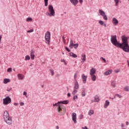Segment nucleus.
Masks as SVG:
<instances>
[{
	"instance_id": "nucleus-31",
	"label": "nucleus",
	"mask_w": 129,
	"mask_h": 129,
	"mask_svg": "<svg viewBox=\"0 0 129 129\" xmlns=\"http://www.w3.org/2000/svg\"><path fill=\"white\" fill-rule=\"evenodd\" d=\"M114 2H115L116 7H117L118 6V3H119V0H114Z\"/></svg>"
},
{
	"instance_id": "nucleus-16",
	"label": "nucleus",
	"mask_w": 129,
	"mask_h": 129,
	"mask_svg": "<svg viewBox=\"0 0 129 129\" xmlns=\"http://www.w3.org/2000/svg\"><path fill=\"white\" fill-rule=\"evenodd\" d=\"M74 45V43H73V40H71L69 47L71 49H73Z\"/></svg>"
},
{
	"instance_id": "nucleus-46",
	"label": "nucleus",
	"mask_w": 129,
	"mask_h": 129,
	"mask_svg": "<svg viewBox=\"0 0 129 129\" xmlns=\"http://www.w3.org/2000/svg\"><path fill=\"white\" fill-rule=\"evenodd\" d=\"M20 105H21V106H23V105H25V103L23 102H20Z\"/></svg>"
},
{
	"instance_id": "nucleus-54",
	"label": "nucleus",
	"mask_w": 129,
	"mask_h": 129,
	"mask_svg": "<svg viewBox=\"0 0 129 129\" xmlns=\"http://www.w3.org/2000/svg\"><path fill=\"white\" fill-rule=\"evenodd\" d=\"M71 95L70 94V93H68V97H70V96H71Z\"/></svg>"
},
{
	"instance_id": "nucleus-15",
	"label": "nucleus",
	"mask_w": 129,
	"mask_h": 129,
	"mask_svg": "<svg viewBox=\"0 0 129 129\" xmlns=\"http://www.w3.org/2000/svg\"><path fill=\"white\" fill-rule=\"evenodd\" d=\"M70 2H71L74 6H76V5L78 4V0H70Z\"/></svg>"
},
{
	"instance_id": "nucleus-12",
	"label": "nucleus",
	"mask_w": 129,
	"mask_h": 129,
	"mask_svg": "<svg viewBox=\"0 0 129 129\" xmlns=\"http://www.w3.org/2000/svg\"><path fill=\"white\" fill-rule=\"evenodd\" d=\"M112 23L113 25H114V26H116V25L118 24V20H117L116 18H113L112 19Z\"/></svg>"
},
{
	"instance_id": "nucleus-64",
	"label": "nucleus",
	"mask_w": 129,
	"mask_h": 129,
	"mask_svg": "<svg viewBox=\"0 0 129 129\" xmlns=\"http://www.w3.org/2000/svg\"><path fill=\"white\" fill-rule=\"evenodd\" d=\"M63 55H64V52H62Z\"/></svg>"
},
{
	"instance_id": "nucleus-17",
	"label": "nucleus",
	"mask_w": 129,
	"mask_h": 129,
	"mask_svg": "<svg viewBox=\"0 0 129 129\" xmlns=\"http://www.w3.org/2000/svg\"><path fill=\"white\" fill-rule=\"evenodd\" d=\"M108 105H109V101H108V100H106L104 105V108H106V107H107Z\"/></svg>"
},
{
	"instance_id": "nucleus-24",
	"label": "nucleus",
	"mask_w": 129,
	"mask_h": 129,
	"mask_svg": "<svg viewBox=\"0 0 129 129\" xmlns=\"http://www.w3.org/2000/svg\"><path fill=\"white\" fill-rule=\"evenodd\" d=\"M30 56L32 60H34V59H35V54H34V52H33V51H31Z\"/></svg>"
},
{
	"instance_id": "nucleus-48",
	"label": "nucleus",
	"mask_w": 129,
	"mask_h": 129,
	"mask_svg": "<svg viewBox=\"0 0 129 129\" xmlns=\"http://www.w3.org/2000/svg\"><path fill=\"white\" fill-rule=\"evenodd\" d=\"M80 119H82L83 118V115H81L80 116Z\"/></svg>"
},
{
	"instance_id": "nucleus-33",
	"label": "nucleus",
	"mask_w": 129,
	"mask_h": 129,
	"mask_svg": "<svg viewBox=\"0 0 129 129\" xmlns=\"http://www.w3.org/2000/svg\"><path fill=\"white\" fill-rule=\"evenodd\" d=\"M60 105L61 104H60V103H58V102H57L55 104H53L52 105H53V106H57V107H58L59 105Z\"/></svg>"
},
{
	"instance_id": "nucleus-23",
	"label": "nucleus",
	"mask_w": 129,
	"mask_h": 129,
	"mask_svg": "<svg viewBox=\"0 0 129 129\" xmlns=\"http://www.w3.org/2000/svg\"><path fill=\"white\" fill-rule=\"evenodd\" d=\"M111 85L114 88L116 86V82L114 81H112Z\"/></svg>"
},
{
	"instance_id": "nucleus-14",
	"label": "nucleus",
	"mask_w": 129,
	"mask_h": 129,
	"mask_svg": "<svg viewBox=\"0 0 129 129\" xmlns=\"http://www.w3.org/2000/svg\"><path fill=\"white\" fill-rule=\"evenodd\" d=\"M79 89V84H78V82L77 81L75 82V86L74 87V89L78 90Z\"/></svg>"
},
{
	"instance_id": "nucleus-44",
	"label": "nucleus",
	"mask_w": 129,
	"mask_h": 129,
	"mask_svg": "<svg viewBox=\"0 0 129 129\" xmlns=\"http://www.w3.org/2000/svg\"><path fill=\"white\" fill-rule=\"evenodd\" d=\"M7 71L8 72H12V68H9L8 70H7Z\"/></svg>"
},
{
	"instance_id": "nucleus-22",
	"label": "nucleus",
	"mask_w": 129,
	"mask_h": 129,
	"mask_svg": "<svg viewBox=\"0 0 129 129\" xmlns=\"http://www.w3.org/2000/svg\"><path fill=\"white\" fill-rule=\"evenodd\" d=\"M91 79L93 81H96V76L95 75H91Z\"/></svg>"
},
{
	"instance_id": "nucleus-27",
	"label": "nucleus",
	"mask_w": 129,
	"mask_h": 129,
	"mask_svg": "<svg viewBox=\"0 0 129 129\" xmlns=\"http://www.w3.org/2000/svg\"><path fill=\"white\" fill-rule=\"evenodd\" d=\"M95 101L96 102H98V101H99V97H98V96L96 95L95 96Z\"/></svg>"
},
{
	"instance_id": "nucleus-47",
	"label": "nucleus",
	"mask_w": 129,
	"mask_h": 129,
	"mask_svg": "<svg viewBox=\"0 0 129 129\" xmlns=\"http://www.w3.org/2000/svg\"><path fill=\"white\" fill-rule=\"evenodd\" d=\"M101 59H102L103 61H104L105 63L106 62V60L105 58H103V57H101Z\"/></svg>"
},
{
	"instance_id": "nucleus-26",
	"label": "nucleus",
	"mask_w": 129,
	"mask_h": 129,
	"mask_svg": "<svg viewBox=\"0 0 129 129\" xmlns=\"http://www.w3.org/2000/svg\"><path fill=\"white\" fill-rule=\"evenodd\" d=\"M58 103H62V104H67L68 103V101H58Z\"/></svg>"
},
{
	"instance_id": "nucleus-61",
	"label": "nucleus",
	"mask_w": 129,
	"mask_h": 129,
	"mask_svg": "<svg viewBox=\"0 0 129 129\" xmlns=\"http://www.w3.org/2000/svg\"><path fill=\"white\" fill-rule=\"evenodd\" d=\"M67 90H69V88H67Z\"/></svg>"
},
{
	"instance_id": "nucleus-13",
	"label": "nucleus",
	"mask_w": 129,
	"mask_h": 129,
	"mask_svg": "<svg viewBox=\"0 0 129 129\" xmlns=\"http://www.w3.org/2000/svg\"><path fill=\"white\" fill-rule=\"evenodd\" d=\"M95 72H96V70L94 68H92L91 69L90 71V75H94L95 74Z\"/></svg>"
},
{
	"instance_id": "nucleus-1",
	"label": "nucleus",
	"mask_w": 129,
	"mask_h": 129,
	"mask_svg": "<svg viewBox=\"0 0 129 129\" xmlns=\"http://www.w3.org/2000/svg\"><path fill=\"white\" fill-rule=\"evenodd\" d=\"M122 43H119L116 39V35L111 36V42L113 45L116 47H119L126 53H129V46L128 42H127V37L122 36H121Z\"/></svg>"
},
{
	"instance_id": "nucleus-55",
	"label": "nucleus",
	"mask_w": 129,
	"mask_h": 129,
	"mask_svg": "<svg viewBox=\"0 0 129 129\" xmlns=\"http://www.w3.org/2000/svg\"><path fill=\"white\" fill-rule=\"evenodd\" d=\"M64 44H66V40L65 39L63 40Z\"/></svg>"
},
{
	"instance_id": "nucleus-50",
	"label": "nucleus",
	"mask_w": 129,
	"mask_h": 129,
	"mask_svg": "<svg viewBox=\"0 0 129 129\" xmlns=\"http://www.w3.org/2000/svg\"><path fill=\"white\" fill-rule=\"evenodd\" d=\"M115 73H118V72H119V70H115Z\"/></svg>"
},
{
	"instance_id": "nucleus-39",
	"label": "nucleus",
	"mask_w": 129,
	"mask_h": 129,
	"mask_svg": "<svg viewBox=\"0 0 129 129\" xmlns=\"http://www.w3.org/2000/svg\"><path fill=\"white\" fill-rule=\"evenodd\" d=\"M76 77H77V74H75L74 79H75V81H77V80L76 79Z\"/></svg>"
},
{
	"instance_id": "nucleus-37",
	"label": "nucleus",
	"mask_w": 129,
	"mask_h": 129,
	"mask_svg": "<svg viewBox=\"0 0 129 129\" xmlns=\"http://www.w3.org/2000/svg\"><path fill=\"white\" fill-rule=\"evenodd\" d=\"M125 91H129V88L128 87H126L124 88Z\"/></svg>"
},
{
	"instance_id": "nucleus-25",
	"label": "nucleus",
	"mask_w": 129,
	"mask_h": 129,
	"mask_svg": "<svg viewBox=\"0 0 129 129\" xmlns=\"http://www.w3.org/2000/svg\"><path fill=\"white\" fill-rule=\"evenodd\" d=\"M94 114V110H90L88 112V114L89 115H92V114Z\"/></svg>"
},
{
	"instance_id": "nucleus-9",
	"label": "nucleus",
	"mask_w": 129,
	"mask_h": 129,
	"mask_svg": "<svg viewBox=\"0 0 129 129\" xmlns=\"http://www.w3.org/2000/svg\"><path fill=\"white\" fill-rule=\"evenodd\" d=\"M81 56V60H82L81 63L83 64V63L86 61V55H85L84 53H83Z\"/></svg>"
},
{
	"instance_id": "nucleus-45",
	"label": "nucleus",
	"mask_w": 129,
	"mask_h": 129,
	"mask_svg": "<svg viewBox=\"0 0 129 129\" xmlns=\"http://www.w3.org/2000/svg\"><path fill=\"white\" fill-rule=\"evenodd\" d=\"M23 95H25L26 98L28 97V96H27V92H24Z\"/></svg>"
},
{
	"instance_id": "nucleus-63",
	"label": "nucleus",
	"mask_w": 129,
	"mask_h": 129,
	"mask_svg": "<svg viewBox=\"0 0 129 129\" xmlns=\"http://www.w3.org/2000/svg\"><path fill=\"white\" fill-rule=\"evenodd\" d=\"M42 87H44V85H42Z\"/></svg>"
},
{
	"instance_id": "nucleus-60",
	"label": "nucleus",
	"mask_w": 129,
	"mask_h": 129,
	"mask_svg": "<svg viewBox=\"0 0 129 129\" xmlns=\"http://www.w3.org/2000/svg\"><path fill=\"white\" fill-rule=\"evenodd\" d=\"M64 64L67 65V63L66 61L64 62Z\"/></svg>"
},
{
	"instance_id": "nucleus-4",
	"label": "nucleus",
	"mask_w": 129,
	"mask_h": 129,
	"mask_svg": "<svg viewBox=\"0 0 129 129\" xmlns=\"http://www.w3.org/2000/svg\"><path fill=\"white\" fill-rule=\"evenodd\" d=\"M48 12L46 13V16H49V17H55V11H54V8L53 6L49 5L48 6Z\"/></svg>"
},
{
	"instance_id": "nucleus-28",
	"label": "nucleus",
	"mask_w": 129,
	"mask_h": 129,
	"mask_svg": "<svg viewBox=\"0 0 129 129\" xmlns=\"http://www.w3.org/2000/svg\"><path fill=\"white\" fill-rule=\"evenodd\" d=\"M78 92L77 89H74V90L72 92L73 95H75L76 94V93Z\"/></svg>"
},
{
	"instance_id": "nucleus-56",
	"label": "nucleus",
	"mask_w": 129,
	"mask_h": 129,
	"mask_svg": "<svg viewBox=\"0 0 129 129\" xmlns=\"http://www.w3.org/2000/svg\"><path fill=\"white\" fill-rule=\"evenodd\" d=\"M128 124H129L128 121H126V125H128Z\"/></svg>"
},
{
	"instance_id": "nucleus-38",
	"label": "nucleus",
	"mask_w": 129,
	"mask_h": 129,
	"mask_svg": "<svg viewBox=\"0 0 129 129\" xmlns=\"http://www.w3.org/2000/svg\"><path fill=\"white\" fill-rule=\"evenodd\" d=\"M50 73H51L52 76H53L54 75V71L50 70Z\"/></svg>"
},
{
	"instance_id": "nucleus-11",
	"label": "nucleus",
	"mask_w": 129,
	"mask_h": 129,
	"mask_svg": "<svg viewBox=\"0 0 129 129\" xmlns=\"http://www.w3.org/2000/svg\"><path fill=\"white\" fill-rule=\"evenodd\" d=\"M111 73H112V70H109L104 73V75H105V76H107V75H109L111 74Z\"/></svg>"
},
{
	"instance_id": "nucleus-6",
	"label": "nucleus",
	"mask_w": 129,
	"mask_h": 129,
	"mask_svg": "<svg viewBox=\"0 0 129 129\" xmlns=\"http://www.w3.org/2000/svg\"><path fill=\"white\" fill-rule=\"evenodd\" d=\"M11 102H12V99L9 96L3 99V104H4V105H8V104L11 103Z\"/></svg>"
},
{
	"instance_id": "nucleus-34",
	"label": "nucleus",
	"mask_w": 129,
	"mask_h": 129,
	"mask_svg": "<svg viewBox=\"0 0 129 129\" xmlns=\"http://www.w3.org/2000/svg\"><path fill=\"white\" fill-rule=\"evenodd\" d=\"M115 96H117V97H118L119 98H121L122 96H120L119 94H116L114 97V98H115Z\"/></svg>"
},
{
	"instance_id": "nucleus-3",
	"label": "nucleus",
	"mask_w": 129,
	"mask_h": 129,
	"mask_svg": "<svg viewBox=\"0 0 129 129\" xmlns=\"http://www.w3.org/2000/svg\"><path fill=\"white\" fill-rule=\"evenodd\" d=\"M56 110L59 115H64L66 113V107L62 104L57 107Z\"/></svg>"
},
{
	"instance_id": "nucleus-8",
	"label": "nucleus",
	"mask_w": 129,
	"mask_h": 129,
	"mask_svg": "<svg viewBox=\"0 0 129 129\" xmlns=\"http://www.w3.org/2000/svg\"><path fill=\"white\" fill-rule=\"evenodd\" d=\"M77 118V117L76 116V113L73 112L72 113V120L74 121V122L75 123H76L77 122V121L76 120Z\"/></svg>"
},
{
	"instance_id": "nucleus-5",
	"label": "nucleus",
	"mask_w": 129,
	"mask_h": 129,
	"mask_svg": "<svg viewBox=\"0 0 129 129\" xmlns=\"http://www.w3.org/2000/svg\"><path fill=\"white\" fill-rule=\"evenodd\" d=\"M50 39H51V33L47 31L45 33V40L46 44L49 45L50 44Z\"/></svg>"
},
{
	"instance_id": "nucleus-21",
	"label": "nucleus",
	"mask_w": 129,
	"mask_h": 129,
	"mask_svg": "<svg viewBox=\"0 0 129 129\" xmlns=\"http://www.w3.org/2000/svg\"><path fill=\"white\" fill-rule=\"evenodd\" d=\"M99 24H100V25H101V26H104L105 27H106V24H105V23H104V22L100 20L99 21Z\"/></svg>"
},
{
	"instance_id": "nucleus-30",
	"label": "nucleus",
	"mask_w": 129,
	"mask_h": 129,
	"mask_svg": "<svg viewBox=\"0 0 129 129\" xmlns=\"http://www.w3.org/2000/svg\"><path fill=\"white\" fill-rule=\"evenodd\" d=\"M33 21V18H28L26 19V22H32Z\"/></svg>"
},
{
	"instance_id": "nucleus-7",
	"label": "nucleus",
	"mask_w": 129,
	"mask_h": 129,
	"mask_svg": "<svg viewBox=\"0 0 129 129\" xmlns=\"http://www.w3.org/2000/svg\"><path fill=\"white\" fill-rule=\"evenodd\" d=\"M99 13L100 15L101 16H102V17H103V18L105 20V21H107V20H108L107 16H106V15L105 14V12H104V11H103L101 10H99Z\"/></svg>"
},
{
	"instance_id": "nucleus-58",
	"label": "nucleus",
	"mask_w": 129,
	"mask_h": 129,
	"mask_svg": "<svg viewBox=\"0 0 129 129\" xmlns=\"http://www.w3.org/2000/svg\"><path fill=\"white\" fill-rule=\"evenodd\" d=\"M56 129H59V126H58V125H57V126H56Z\"/></svg>"
},
{
	"instance_id": "nucleus-40",
	"label": "nucleus",
	"mask_w": 129,
	"mask_h": 129,
	"mask_svg": "<svg viewBox=\"0 0 129 129\" xmlns=\"http://www.w3.org/2000/svg\"><path fill=\"white\" fill-rule=\"evenodd\" d=\"M34 32V29H31L30 30L27 31V33H33Z\"/></svg>"
},
{
	"instance_id": "nucleus-41",
	"label": "nucleus",
	"mask_w": 129,
	"mask_h": 129,
	"mask_svg": "<svg viewBox=\"0 0 129 129\" xmlns=\"http://www.w3.org/2000/svg\"><path fill=\"white\" fill-rule=\"evenodd\" d=\"M81 95L83 97L85 96V92H82Z\"/></svg>"
},
{
	"instance_id": "nucleus-62",
	"label": "nucleus",
	"mask_w": 129,
	"mask_h": 129,
	"mask_svg": "<svg viewBox=\"0 0 129 129\" xmlns=\"http://www.w3.org/2000/svg\"><path fill=\"white\" fill-rule=\"evenodd\" d=\"M111 99L113 100V99H114V98H111Z\"/></svg>"
},
{
	"instance_id": "nucleus-51",
	"label": "nucleus",
	"mask_w": 129,
	"mask_h": 129,
	"mask_svg": "<svg viewBox=\"0 0 129 129\" xmlns=\"http://www.w3.org/2000/svg\"><path fill=\"white\" fill-rule=\"evenodd\" d=\"M79 3L82 4V3H83V0H79Z\"/></svg>"
},
{
	"instance_id": "nucleus-43",
	"label": "nucleus",
	"mask_w": 129,
	"mask_h": 129,
	"mask_svg": "<svg viewBox=\"0 0 129 129\" xmlns=\"http://www.w3.org/2000/svg\"><path fill=\"white\" fill-rule=\"evenodd\" d=\"M66 50H67L68 51V52H71V50H70V49H69V48H68V47H65Z\"/></svg>"
},
{
	"instance_id": "nucleus-35",
	"label": "nucleus",
	"mask_w": 129,
	"mask_h": 129,
	"mask_svg": "<svg viewBox=\"0 0 129 129\" xmlns=\"http://www.w3.org/2000/svg\"><path fill=\"white\" fill-rule=\"evenodd\" d=\"M49 0H44V4H45V6L47 7L48 6V1Z\"/></svg>"
},
{
	"instance_id": "nucleus-59",
	"label": "nucleus",
	"mask_w": 129,
	"mask_h": 129,
	"mask_svg": "<svg viewBox=\"0 0 129 129\" xmlns=\"http://www.w3.org/2000/svg\"><path fill=\"white\" fill-rule=\"evenodd\" d=\"M62 40H65V37L64 36H62Z\"/></svg>"
},
{
	"instance_id": "nucleus-10",
	"label": "nucleus",
	"mask_w": 129,
	"mask_h": 129,
	"mask_svg": "<svg viewBox=\"0 0 129 129\" xmlns=\"http://www.w3.org/2000/svg\"><path fill=\"white\" fill-rule=\"evenodd\" d=\"M82 79L83 83H86V80H87V76H85V75L83 74L82 75Z\"/></svg>"
},
{
	"instance_id": "nucleus-32",
	"label": "nucleus",
	"mask_w": 129,
	"mask_h": 129,
	"mask_svg": "<svg viewBox=\"0 0 129 129\" xmlns=\"http://www.w3.org/2000/svg\"><path fill=\"white\" fill-rule=\"evenodd\" d=\"M78 46H79V44L78 43H76L74 44L73 47H74L75 49H77V48L78 47Z\"/></svg>"
},
{
	"instance_id": "nucleus-18",
	"label": "nucleus",
	"mask_w": 129,
	"mask_h": 129,
	"mask_svg": "<svg viewBox=\"0 0 129 129\" xmlns=\"http://www.w3.org/2000/svg\"><path fill=\"white\" fill-rule=\"evenodd\" d=\"M18 79L22 80L23 79H24V75H22V74H18Z\"/></svg>"
},
{
	"instance_id": "nucleus-2",
	"label": "nucleus",
	"mask_w": 129,
	"mask_h": 129,
	"mask_svg": "<svg viewBox=\"0 0 129 129\" xmlns=\"http://www.w3.org/2000/svg\"><path fill=\"white\" fill-rule=\"evenodd\" d=\"M4 118L5 122H6L7 124L10 125L13 123L12 118L10 117V115H9V112L8 111H5L4 113Z\"/></svg>"
},
{
	"instance_id": "nucleus-19",
	"label": "nucleus",
	"mask_w": 129,
	"mask_h": 129,
	"mask_svg": "<svg viewBox=\"0 0 129 129\" xmlns=\"http://www.w3.org/2000/svg\"><path fill=\"white\" fill-rule=\"evenodd\" d=\"M70 56H71V57H73V58H77V55L73 52L70 53Z\"/></svg>"
},
{
	"instance_id": "nucleus-36",
	"label": "nucleus",
	"mask_w": 129,
	"mask_h": 129,
	"mask_svg": "<svg viewBox=\"0 0 129 129\" xmlns=\"http://www.w3.org/2000/svg\"><path fill=\"white\" fill-rule=\"evenodd\" d=\"M73 99L74 100H75V99H78V96H77V95L74 96Z\"/></svg>"
},
{
	"instance_id": "nucleus-53",
	"label": "nucleus",
	"mask_w": 129,
	"mask_h": 129,
	"mask_svg": "<svg viewBox=\"0 0 129 129\" xmlns=\"http://www.w3.org/2000/svg\"><path fill=\"white\" fill-rule=\"evenodd\" d=\"M61 62H63V63H64V62H65V60H64V59H61Z\"/></svg>"
},
{
	"instance_id": "nucleus-49",
	"label": "nucleus",
	"mask_w": 129,
	"mask_h": 129,
	"mask_svg": "<svg viewBox=\"0 0 129 129\" xmlns=\"http://www.w3.org/2000/svg\"><path fill=\"white\" fill-rule=\"evenodd\" d=\"M82 129H88V127H87V126H85V127H82Z\"/></svg>"
},
{
	"instance_id": "nucleus-57",
	"label": "nucleus",
	"mask_w": 129,
	"mask_h": 129,
	"mask_svg": "<svg viewBox=\"0 0 129 129\" xmlns=\"http://www.w3.org/2000/svg\"><path fill=\"white\" fill-rule=\"evenodd\" d=\"M121 126L122 127H123L124 126V125L123 124V123H121Z\"/></svg>"
},
{
	"instance_id": "nucleus-20",
	"label": "nucleus",
	"mask_w": 129,
	"mask_h": 129,
	"mask_svg": "<svg viewBox=\"0 0 129 129\" xmlns=\"http://www.w3.org/2000/svg\"><path fill=\"white\" fill-rule=\"evenodd\" d=\"M11 81V80L9 79H4V84H7V83H9Z\"/></svg>"
},
{
	"instance_id": "nucleus-29",
	"label": "nucleus",
	"mask_w": 129,
	"mask_h": 129,
	"mask_svg": "<svg viewBox=\"0 0 129 129\" xmlns=\"http://www.w3.org/2000/svg\"><path fill=\"white\" fill-rule=\"evenodd\" d=\"M30 59H31V57L29 55H26L25 56V61H28V60H30Z\"/></svg>"
},
{
	"instance_id": "nucleus-42",
	"label": "nucleus",
	"mask_w": 129,
	"mask_h": 129,
	"mask_svg": "<svg viewBox=\"0 0 129 129\" xmlns=\"http://www.w3.org/2000/svg\"><path fill=\"white\" fill-rule=\"evenodd\" d=\"M12 89V88H8L7 89V91H11Z\"/></svg>"
},
{
	"instance_id": "nucleus-52",
	"label": "nucleus",
	"mask_w": 129,
	"mask_h": 129,
	"mask_svg": "<svg viewBox=\"0 0 129 129\" xmlns=\"http://www.w3.org/2000/svg\"><path fill=\"white\" fill-rule=\"evenodd\" d=\"M14 105H15L16 106H17V105H18L19 104H18L17 103H14Z\"/></svg>"
}]
</instances>
